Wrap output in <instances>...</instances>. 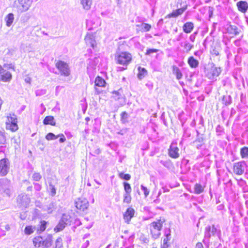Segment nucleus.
<instances>
[{
    "mask_svg": "<svg viewBox=\"0 0 248 248\" xmlns=\"http://www.w3.org/2000/svg\"><path fill=\"white\" fill-rule=\"evenodd\" d=\"M165 222V218L160 217V219L151 223L150 230L152 236L154 239H157L160 236L161 231L162 229L163 224Z\"/></svg>",
    "mask_w": 248,
    "mask_h": 248,
    "instance_id": "1",
    "label": "nucleus"
},
{
    "mask_svg": "<svg viewBox=\"0 0 248 248\" xmlns=\"http://www.w3.org/2000/svg\"><path fill=\"white\" fill-rule=\"evenodd\" d=\"M221 235V231L215 225L212 226L208 225L205 228L204 238L202 240L205 244H208L209 242L210 238L211 236H217L219 238Z\"/></svg>",
    "mask_w": 248,
    "mask_h": 248,
    "instance_id": "2",
    "label": "nucleus"
},
{
    "mask_svg": "<svg viewBox=\"0 0 248 248\" xmlns=\"http://www.w3.org/2000/svg\"><path fill=\"white\" fill-rule=\"evenodd\" d=\"M221 72V68L216 67L213 63L205 68V76L210 79H215L220 75Z\"/></svg>",
    "mask_w": 248,
    "mask_h": 248,
    "instance_id": "3",
    "label": "nucleus"
},
{
    "mask_svg": "<svg viewBox=\"0 0 248 248\" xmlns=\"http://www.w3.org/2000/svg\"><path fill=\"white\" fill-rule=\"evenodd\" d=\"M5 122L6 128L12 132H16L18 129L17 125V119L16 116L15 114H9L7 116Z\"/></svg>",
    "mask_w": 248,
    "mask_h": 248,
    "instance_id": "4",
    "label": "nucleus"
},
{
    "mask_svg": "<svg viewBox=\"0 0 248 248\" xmlns=\"http://www.w3.org/2000/svg\"><path fill=\"white\" fill-rule=\"evenodd\" d=\"M115 60L118 63L127 65L131 62L132 56L130 53L127 52H117L115 56Z\"/></svg>",
    "mask_w": 248,
    "mask_h": 248,
    "instance_id": "5",
    "label": "nucleus"
},
{
    "mask_svg": "<svg viewBox=\"0 0 248 248\" xmlns=\"http://www.w3.org/2000/svg\"><path fill=\"white\" fill-rule=\"evenodd\" d=\"M72 221V217L69 215L63 214L58 224L54 228L55 232H58L63 230L66 226L70 225Z\"/></svg>",
    "mask_w": 248,
    "mask_h": 248,
    "instance_id": "6",
    "label": "nucleus"
},
{
    "mask_svg": "<svg viewBox=\"0 0 248 248\" xmlns=\"http://www.w3.org/2000/svg\"><path fill=\"white\" fill-rule=\"evenodd\" d=\"M32 0H17L14 4L18 13H22L27 11L31 5Z\"/></svg>",
    "mask_w": 248,
    "mask_h": 248,
    "instance_id": "7",
    "label": "nucleus"
},
{
    "mask_svg": "<svg viewBox=\"0 0 248 248\" xmlns=\"http://www.w3.org/2000/svg\"><path fill=\"white\" fill-rule=\"evenodd\" d=\"M0 192L5 193L10 197L12 193V186L10 180L4 178L0 179Z\"/></svg>",
    "mask_w": 248,
    "mask_h": 248,
    "instance_id": "8",
    "label": "nucleus"
},
{
    "mask_svg": "<svg viewBox=\"0 0 248 248\" xmlns=\"http://www.w3.org/2000/svg\"><path fill=\"white\" fill-rule=\"evenodd\" d=\"M56 67L59 70L61 75L68 77L70 74V67L68 64L64 62L59 61L56 63Z\"/></svg>",
    "mask_w": 248,
    "mask_h": 248,
    "instance_id": "9",
    "label": "nucleus"
},
{
    "mask_svg": "<svg viewBox=\"0 0 248 248\" xmlns=\"http://www.w3.org/2000/svg\"><path fill=\"white\" fill-rule=\"evenodd\" d=\"M10 161L8 159L4 158L0 160V176H5L10 169Z\"/></svg>",
    "mask_w": 248,
    "mask_h": 248,
    "instance_id": "10",
    "label": "nucleus"
},
{
    "mask_svg": "<svg viewBox=\"0 0 248 248\" xmlns=\"http://www.w3.org/2000/svg\"><path fill=\"white\" fill-rule=\"evenodd\" d=\"M246 164L245 161H239L233 164V172L236 175H242L245 171Z\"/></svg>",
    "mask_w": 248,
    "mask_h": 248,
    "instance_id": "11",
    "label": "nucleus"
},
{
    "mask_svg": "<svg viewBox=\"0 0 248 248\" xmlns=\"http://www.w3.org/2000/svg\"><path fill=\"white\" fill-rule=\"evenodd\" d=\"M179 149L177 147V143L172 142L169 149V155L173 158H177L179 157Z\"/></svg>",
    "mask_w": 248,
    "mask_h": 248,
    "instance_id": "12",
    "label": "nucleus"
},
{
    "mask_svg": "<svg viewBox=\"0 0 248 248\" xmlns=\"http://www.w3.org/2000/svg\"><path fill=\"white\" fill-rule=\"evenodd\" d=\"M89 202L88 200L85 198H78L75 202V206L76 208L80 210L84 211L88 208Z\"/></svg>",
    "mask_w": 248,
    "mask_h": 248,
    "instance_id": "13",
    "label": "nucleus"
},
{
    "mask_svg": "<svg viewBox=\"0 0 248 248\" xmlns=\"http://www.w3.org/2000/svg\"><path fill=\"white\" fill-rule=\"evenodd\" d=\"M17 201L21 206L26 207L30 203V198L29 196L25 194H21L17 198Z\"/></svg>",
    "mask_w": 248,
    "mask_h": 248,
    "instance_id": "14",
    "label": "nucleus"
},
{
    "mask_svg": "<svg viewBox=\"0 0 248 248\" xmlns=\"http://www.w3.org/2000/svg\"><path fill=\"white\" fill-rule=\"evenodd\" d=\"M85 41L87 45L91 46L93 48H94L96 46L95 36L93 34L87 33L85 37Z\"/></svg>",
    "mask_w": 248,
    "mask_h": 248,
    "instance_id": "15",
    "label": "nucleus"
},
{
    "mask_svg": "<svg viewBox=\"0 0 248 248\" xmlns=\"http://www.w3.org/2000/svg\"><path fill=\"white\" fill-rule=\"evenodd\" d=\"M94 83H95L94 88L95 89V91H96V93L98 94H99L101 92L98 90V89L97 88V87H105L106 83V81H105V80L103 78H102L101 77H100L99 76H98L95 78Z\"/></svg>",
    "mask_w": 248,
    "mask_h": 248,
    "instance_id": "16",
    "label": "nucleus"
},
{
    "mask_svg": "<svg viewBox=\"0 0 248 248\" xmlns=\"http://www.w3.org/2000/svg\"><path fill=\"white\" fill-rule=\"evenodd\" d=\"M135 214V210L133 208L129 207L128 208L124 214V219L125 221L129 223L131 219L133 217Z\"/></svg>",
    "mask_w": 248,
    "mask_h": 248,
    "instance_id": "17",
    "label": "nucleus"
},
{
    "mask_svg": "<svg viewBox=\"0 0 248 248\" xmlns=\"http://www.w3.org/2000/svg\"><path fill=\"white\" fill-rule=\"evenodd\" d=\"M236 5L239 11L243 13H245L248 10V3L246 1H239Z\"/></svg>",
    "mask_w": 248,
    "mask_h": 248,
    "instance_id": "18",
    "label": "nucleus"
},
{
    "mask_svg": "<svg viewBox=\"0 0 248 248\" xmlns=\"http://www.w3.org/2000/svg\"><path fill=\"white\" fill-rule=\"evenodd\" d=\"M240 30L238 28L233 25H230L227 28V31L228 33L233 35H237L240 33Z\"/></svg>",
    "mask_w": 248,
    "mask_h": 248,
    "instance_id": "19",
    "label": "nucleus"
},
{
    "mask_svg": "<svg viewBox=\"0 0 248 248\" xmlns=\"http://www.w3.org/2000/svg\"><path fill=\"white\" fill-rule=\"evenodd\" d=\"M45 240H44L42 237L38 236L36 237L33 239V243L35 248H39L40 247H43L44 242Z\"/></svg>",
    "mask_w": 248,
    "mask_h": 248,
    "instance_id": "20",
    "label": "nucleus"
},
{
    "mask_svg": "<svg viewBox=\"0 0 248 248\" xmlns=\"http://www.w3.org/2000/svg\"><path fill=\"white\" fill-rule=\"evenodd\" d=\"M52 236H48L44 242L42 248H55V246L52 245Z\"/></svg>",
    "mask_w": 248,
    "mask_h": 248,
    "instance_id": "21",
    "label": "nucleus"
},
{
    "mask_svg": "<svg viewBox=\"0 0 248 248\" xmlns=\"http://www.w3.org/2000/svg\"><path fill=\"white\" fill-rule=\"evenodd\" d=\"M187 63L190 67L193 68L197 67L199 64L198 61L194 59L192 56L190 57L188 59Z\"/></svg>",
    "mask_w": 248,
    "mask_h": 248,
    "instance_id": "22",
    "label": "nucleus"
},
{
    "mask_svg": "<svg viewBox=\"0 0 248 248\" xmlns=\"http://www.w3.org/2000/svg\"><path fill=\"white\" fill-rule=\"evenodd\" d=\"M193 28L194 24L192 22H186L183 26V31L186 33L191 32Z\"/></svg>",
    "mask_w": 248,
    "mask_h": 248,
    "instance_id": "23",
    "label": "nucleus"
},
{
    "mask_svg": "<svg viewBox=\"0 0 248 248\" xmlns=\"http://www.w3.org/2000/svg\"><path fill=\"white\" fill-rule=\"evenodd\" d=\"M43 124H50L54 126L56 124L54 118L53 116H48L45 117L43 120Z\"/></svg>",
    "mask_w": 248,
    "mask_h": 248,
    "instance_id": "24",
    "label": "nucleus"
},
{
    "mask_svg": "<svg viewBox=\"0 0 248 248\" xmlns=\"http://www.w3.org/2000/svg\"><path fill=\"white\" fill-rule=\"evenodd\" d=\"M136 27L139 28L141 31L147 32L150 30L151 26L147 23H142L140 24H138Z\"/></svg>",
    "mask_w": 248,
    "mask_h": 248,
    "instance_id": "25",
    "label": "nucleus"
},
{
    "mask_svg": "<svg viewBox=\"0 0 248 248\" xmlns=\"http://www.w3.org/2000/svg\"><path fill=\"white\" fill-rule=\"evenodd\" d=\"M14 20V16L13 13H9L5 17V20L6 23V26L8 27H10L12 24Z\"/></svg>",
    "mask_w": 248,
    "mask_h": 248,
    "instance_id": "26",
    "label": "nucleus"
},
{
    "mask_svg": "<svg viewBox=\"0 0 248 248\" xmlns=\"http://www.w3.org/2000/svg\"><path fill=\"white\" fill-rule=\"evenodd\" d=\"M46 224L47 222L45 220L40 221L37 229V232L40 233L44 232L46 229Z\"/></svg>",
    "mask_w": 248,
    "mask_h": 248,
    "instance_id": "27",
    "label": "nucleus"
},
{
    "mask_svg": "<svg viewBox=\"0 0 248 248\" xmlns=\"http://www.w3.org/2000/svg\"><path fill=\"white\" fill-rule=\"evenodd\" d=\"M180 45L181 46L184 48L186 53L189 52L190 51V50L193 47V45L189 43L187 41H186L183 43H181Z\"/></svg>",
    "mask_w": 248,
    "mask_h": 248,
    "instance_id": "28",
    "label": "nucleus"
},
{
    "mask_svg": "<svg viewBox=\"0 0 248 248\" xmlns=\"http://www.w3.org/2000/svg\"><path fill=\"white\" fill-rule=\"evenodd\" d=\"M172 73L173 74L175 75L176 77V78L177 79H180L182 78L183 75L179 69V68L176 66H173L172 67Z\"/></svg>",
    "mask_w": 248,
    "mask_h": 248,
    "instance_id": "29",
    "label": "nucleus"
},
{
    "mask_svg": "<svg viewBox=\"0 0 248 248\" xmlns=\"http://www.w3.org/2000/svg\"><path fill=\"white\" fill-rule=\"evenodd\" d=\"M138 77L140 79H142L147 75V71L144 68L141 67L138 68Z\"/></svg>",
    "mask_w": 248,
    "mask_h": 248,
    "instance_id": "30",
    "label": "nucleus"
},
{
    "mask_svg": "<svg viewBox=\"0 0 248 248\" xmlns=\"http://www.w3.org/2000/svg\"><path fill=\"white\" fill-rule=\"evenodd\" d=\"M178 8L175 10H173L172 12L169 15V16L170 17H176L178 16L182 15L184 11L181 9L180 8L178 7Z\"/></svg>",
    "mask_w": 248,
    "mask_h": 248,
    "instance_id": "31",
    "label": "nucleus"
},
{
    "mask_svg": "<svg viewBox=\"0 0 248 248\" xmlns=\"http://www.w3.org/2000/svg\"><path fill=\"white\" fill-rule=\"evenodd\" d=\"M56 209V205L54 202H51L44 207V210L47 212L48 214H51Z\"/></svg>",
    "mask_w": 248,
    "mask_h": 248,
    "instance_id": "32",
    "label": "nucleus"
},
{
    "mask_svg": "<svg viewBox=\"0 0 248 248\" xmlns=\"http://www.w3.org/2000/svg\"><path fill=\"white\" fill-rule=\"evenodd\" d=\"M81 3L84 9L89 10L92 4V0H81Z\"/></svg>",
    "mask_w": 248,
    "mask_h": 248,
    "instance_id": "33",
    "label": "nucleus"
},
{
    "mask_svg": "<svg viewBox=\"0 0 248 248\" xmlns=\"http://www.w3.org/2000/svg\"><path fill=\"white\" fill-rule=\"evenodd\" d=\"M221 101L223 104L228 106L232 103V98L230 95H224Z\"/></svg>",
    "mask_w": 248,
    "mask_h": 248,
    "instance_id": "34",
    "label": "nucleus"
},
{
    "mask_svg": "<svg viewBox=\"0 0 248 248\" xmlns=\"http://www.w3.org/2000/svg\"><path fill=\"white\" fill-rule=\"evenodd\" d=\"M177 7L180 8L185 11L187 8L186 1L184 0H178L177 4Z\"/></svg>",
    "mask_w": 248,
    "mask_h": 248,
    "instance_id": "35",
    "label": "nucleus"
},
{
    "mask_svg": "<svg viewBox=\"0 0 248 248\" xmlns=\"http://www.w3.org/2000/svg\"><path fill=\"white\" fill-rule=\"evenodd\" d=\"M194 192L197 194L202 193L204 190V187L199 184H196L194 187Z\"/></svg>",
    "mask_w": 248,
    "mask_h": 248,
    "instance_id": "36",
    "label": "nucleus"
},
{
    "mask_svg": "<svg viewBox=\"0 0 248 248\" xmlns=\"http://www.w3.org/2000/svg\"><path fill=\"white\" fill-rule=\"evenodd\" d=\"M170 231L169 229L168 230V232H165V238L163 240V245L168 246V242L170 240L171 238V234Z\"/></svg>",
    "mask_w": 248,
    "mask_h": 248,
    "instance_id": "37",
    "label": "nucleus"
},
{
    "mask_svg": "<svg viewBox=\"0 0 248 248\" xmlns=\"http://www.w3.org/2000/svg\"><path fill=\"white\" fill-rule=\"evenodd\" d=\"M240 155L242 158H248V147H244L240 150Z\"/></svg>",
    "mask_w": 248,
    "mask_h": 248,
    "instance_id": "38",
    "label": "nucleus"
},
{
    "mask_svg": "<svg viewBox=\"0 0 248 248\" xmlns=\"http://www.w3.org/2000/svg\"><path fill=\"white\" fill-rule=\"evenodd\" d=\"M6 143V137L5 132L3 131H0V144H5Z\"/></svg>",
    "mask_w": 248,
    "mask_h": 248,
    "instance_id": "39",
    "label": "nucleus"
},
{
    "mask_svg": "<svg viewBox=\"0 0 248 248\" xmlns=\"http://www.w3.org/2000/svg\"><path fill=\"white\" fill-rule=\"evenodd\" d=\"M60 136V134L55 135L52 133H49L46 135V139L48 140H54L58 139Z\"/></svg>",
    "mask_w": 248,
    "mask_h": 248,
    "instance_id": "40",
    "label": "nucleus"
},
{
    "mask_svg": "<svg viewBox=\"0 0 248 248\" xmlns=\"http://www.w3.org/2000/svg\"><path fill=\"white\" fill-rule=\"evenodd\" d=\"M120 92H121V91L119 90L118 91H114L112 93V97L115 100H118L122 97V95Z\"/></svg>",
    "mask_w": 248,
    "mask_h": 248,
    "instance_id": "41",
    "label": "nucleus"
},
{
    "mask_svg": "<svg viewBox=\"0 0 248 248\" xmlns=\"http://www.w3.org/2000/svg\"><path fill=\"white\" fill-rule=\"evenodd\" d=\"M35 227L32 226H26L25 229V232L27 234H31L35 230Z\"/></svg>",
    "mask_w": 248,
    "mask_h": 248,
    "instance_id": "42",
    "label": "nucleus"
},
{
    "mask_svg": "<svg viewBox=\"0 0 248 248\" xmlns=\"http://www.w3.org/2000/svg\"><path fill=\"white\" fill-rule=\"evenodd\" d=\"M124 189L125 193L130 194L132 191L131 186L129 184L126 182L124 183Z\"/></svg>",
    "mask_w": 248,
    "mask_h": 248,
    "instance_id": "43",
    "label": "nucleus"
},
{
    "mask_svg": "<svg viewBox=\"0 0 248 248\" xmlns=\"http://www.w3.org/2000/svg\"><path fill=\"white\" fill-rule=\"evenodd\" d=\"M119 177L122 179L125 180H129L131 178V176L129 174H124L123 172H121L119 173Z\"/></svg>",
    "mask_w": 248,
    "mask_h": 248,
    "instance_id": "44",
    "label": "nucleus"
},
{
    "mask_svg": "<svg viewBox=\"0 0 248 248\" xmlns=\"http://www.w3.org/2000/svg\"><path fill=\"white\" fill-rule=\"evenodd\" d=\"M124 202H126L127 203L130 202L131 200L130 194L124 193Z\"/></svg>",
    "mask_w": 248,
    "mask_h": 248,
    "instance_id": "45",
    "label": "nucleus"
},
{
    "mask_svg": "<svg viewBox=\"0 0 248 248\" xmlns=\"http://www.w3.org/2000/svg\"><path fill=\"white\" fill-rule=\"evenodd\" d=\"M127 118L128 114L126 112H123L121 113V121L123 123H125L127 122Z\"/></svg>",
    "mask_w": 248,
    "mask_h": 248,
    "instance_id": "46",
    "label": "nucleus"
},
{
    "mask_svg": "<svg viewBox=\"0 0 248 248\" xmlns=\"http://www.w3.org/2000/svg\"><path fill=\"white\" fill-rule=\"evenodd\" d=\"M42 178L39 173L35 172L32 175V178L34 181H39Z\"/></svg>",
    "mask_w": 248,
    "mask_h": 248,
    "instance_id": "47",
    "label": "nucleus"
},
{
    "mask_svg": "<svg viewBox=\"0 0 248 248\" xmlns=\"http://www.w3.org/2000/svg\"><path fill=\"white\" fill-rule=\"evenodd\" d=\"M56 246L55 247V248L56 247H58L60 248L62 246V239L61 237H59L57 239L56 242H55Z\"/></svg>",
    "mask_w": 248,
    "mask_h": 248,
    "instance_id": "48",
    "label": "nucleus"
},
{
    "mask_svg": "<svg viewBox=\"0 0 248 248\" xmlns=\"http://www.w3.org/2000/svg\"><path fill=\"white\" fill-rule=\"evenodd\" d=\"M141 189L143 191L145 197H147L149 194L150 190L143 185L141 186Z\"/></svg>",
    "mask_w": 248,
    "mask_h": 248,
    "instance_id": "49",
    "label": "nucleus"
},
{
    "mask_svg": "<svg viewBox=\"0 0 248 248\" xmlns=\"http://www.w3.org/2000/svg\"><path fill=\"white\" fill-rule=\"evenodd\" d=\"M46 90H37L35 92V94L37 96H41L45 94L46 93Z\"/></svg>",
    "mask_w": 248,
    "mask_h": 248,
    "instance_id": "50",
    "label": "nucleus"
},
{
    "mask_svg": "<svg viewBox=\"0 0 248 248\" xmlns=\"http://www.w3.org/2000/svg\"><path fill=\"white\" fill-rule=\"evenodd\" d=\"M49 189L51 193V195L52 196H54L56 193L55 186L53 185L50 184L49 186Z\"/></svg>",
    "mask_w": 248,
    "mask_h": 248,
    "instance_id": "51",
    "label": "nucleus"
},
{
    "mask_svg": "<svg viewBox=\"0 0 248 248\" xmlns=\"http://www.w3.org/2000/svg\"><path fill=\"white\" fill-rule=\"evenodd\" d=\"M158 50L156 49H154V48L148 49L147 50L146 55H149L153 53L157 52H158Z\"/></svg>",
    "mask_w": 248,
    "mask_h": 248,
    "instance_id": "52",
    "label": "nucleus"
},
{
    "mask_svg": "<svg viewBox=\"0 0 248 248\" xmlns=\"http://www.w3.org/2000/svg\"><path fill=\"white\" fill-rule=\"evenodd\" d=\"M203 141V138L202 137H198L194 141L195 143H202Z\"/></svg>",
    "mask_w": 248,
    "mask_h": 248,
    "instance_id": "53",
    "label": "nucleus"
},
{
    "mask_svg": "<svg viewBox=\"0 0 248 248\" xmlns=\"http://www.w3.org/2000/svg\"><path fill=\"white\" fill-rule=\"evenodd\" d=\"M160 163L163 165L165 167H169V166L170 165V162L169 161H160Z\"/></svg>",
    "mask_w": 248,
    "mask_h": 248,
    "instance_id": "54",
    "label": "nucleus"
},
{
    "mask_svg": "<svg viewBox=\"0 0 248 248\" xmlns=\"http://www.w3.org/2000/svg\"><path fill=\"white\" fill-rule=\"evenodd\" d=\"M34 188L35 189V190H37V191H39L41 190V186L38 184V183H35L34 184Z\"/></svg>",
    "mask_w": 248,
    "mask_h": 248,
    "instance_id": "55",
    "label": "nucleus"
},
{
    "mask_svg": "<svg viewBox=\"0 0 248 248\" xmlns=\"http://www.w3.org/2000/svg\"><path fill=\"white\" fill-rule=\"evenodd\" d=\"M60 137H61V138L59 140V141L61 143L64 142L66 140L65 138L64 137V135L62 134H60Z\"/></svg>",
    "mask_w": 248,
    "mask_h": 248,
    "instance_id": "56",
    "label": "nucleus"
},
{
    "mask_svg": "<svg viewBox=\"0 0 248 248\" xmlns=\"http://www.w3.org/2000/svg\"><path fill=\"white\" fill-rule=\"evenodd\" d=\"M195 248H203V245L202 243L198 242L196 244Z\"/></svg>",
    "mask_w": 248,
    "mask_h": 248,
    "instance_id": "57",
    "label": "nucleus"
},
{
    "mask_svg": "<svg viewBox=\"0 0 248 248\" xmlns=\"http://www.w3.org/2000/svg\"><path fill=\"white\" fill-rule=\"evenodd\" d=\"M89 245V241L87 240L85 243L82 246L81 248H86Z\"/></svg>",
    "mask_w": 248,
    "mask_h": 248,
    "instance_id": "58",
    "label": "nucleus"
},
{
    "mask_svg": "<svg viewBox=\"0 0 248 248\" xmlns=\"http://www.w3.org/2000/svg\"><path fill=\"white\" fill-rule=\"evenodd\" d=\"M195 36L193 34H192L190 36L189 39L191 41L194 42L195 40Z\"/></svg>",
    "mask_w": 248,
    "mask_h": 248,
    "instance_id": "59",
    "label": "nucleus"
},
{
    "mask_svg": "<svg viewBox=\"0 0 248 248\" xmlns=\"http://www.w3.org/2000/svg\"><path fill=\"white\" fill-rule=\"evenodd\" d=\"M234 44L236 46H239L240 45V40H236L234 42Z\"/></svg>",
    "mask_w": 248,
    "mask_h": 248,
    "instance_id": "60",
    "label": "nucleus"
},
{
    "mask_svg": "<svg viewBox=\"0 0 248 248\" xmlns=\"http://www.w3.org/2000/svg\"><path fill=\"white\" fill-rule=\"evenodd\" d=\"M212 54L214 55H215L216 56L219 55V52L217 51L216 50H214V49L213 50Z\"/></svg>",
    "mask_w": 248,
    "mask_h": 248,
    "instance_id": "61",
    "label": "nucleus"
},
{
    "mask_svg": "<svg viewBox=\"0 0 248 248\" xmlns=\"http://www.w3.org/2000/svg\"><path fill=\"white\" fill-rule=\"evenodd\" d=\"M31 78L28 77L25 78V80L26 82L30 83L31 82Z\"/></svg>",
    "mask_w": 248,
    "mask_h": 248,
    "instance_id": "62",
    "label": "nucleus"
},
{
    "mask_svg": "<svg viewBox=\"0 0 248 248\" xmlns=\"http://www.w3.org/2000/svg\"><path fill=\"white\" fill-rule=\"evenodd\" d=\"M10 226L9 225H6L5 226V229L7 230V231H9L10 230Z\"/></svg>",
    "mask_w": 248,
    "mask_h": 248,
    "instance_id": "63",
    "label": "nucleus"
},
{
    "mask_svg": "<svg viewBox=\"0 0 248 248\" xmlns=\"http://www.w3.org/2000/svg\"><path fill=\"white\" fill-rule=\"evenodd\" d=\"M202 143H199L196 145V147L198 149H200L202 146Z\"/></svg>",
    "mask_w": 248,
    "mask_h": 248,
    "instance_id": "64",
    "label": "nucleus"
}]
</instances>
